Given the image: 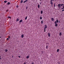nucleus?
Masks as SVG:
<instances>
[{"instance_id": "nucleus-1", "label": "nucleus", "mask_w": 64, "mask_h": 64, "mask_svg": "<svg viewBox=\"0 0 64 64\" xmlns=\"http://www.w3.org/2000/svg\"><path fill=\"white\" fill-rule=\"evenodd\" d=\"M60 5H61V4H58V8H60Z\"/></svg>"}, {"instance_id": "nucleus-2", "label": "nucleus", "mask_w": 64, "mask_h": 64, "mask_svg": "<svg viewBox=\"0 0 64 64\" xmlns=\"http://www.w3.org/2000/svg\"><path fill=\"white\" fill-rule=\"evenodd\" d=\"M44 26H45V27L44 29H46V28H47V25H45Z\"/></svg>"}, {"instance_id": "nucleus-3", "label": "nucleus", "mask_w": 64, "mask_h": 64, "mask_svg": "<svg viewBox=\"0 0 64 64\" xmlns=\"http://www.w3.org/2000/svg\"><path fill=\"white\" fill-rule=\"evenodd\" d=\"M51 19L52 20V21H54V18H52Z\"/></svg>"}, {"instance_id": "nucleus-4", "label": "nucleus", "mask_w": 64, "mask_h": 64, "mask_svg": "<svg viewBox=\"0 0 64 64\" xmlns=\"http://www.w3.org/2000/svg\"><path fill=\"white\" fill-rule=\"evenodd\" d=\"M48 37H50V33H48Z\"/></svg>"}, {"instance_id": "nucleus-5", "label": "nucleus", "mask_w": 64, "mask_h": 64, "mask_svg": "<svg viewBox=\"0 0 64 64\" xmlns=\"http://www.w3.org/2000/svg\"><path fill=\"white\" fill-rule=\"evenodd\" d=\"M40 20H42V16H40Z\"/></svg>"}, {"instance_id": "nucleus-6", "label": "nucleus", "mask_w": 64, "mask_h": 64, "mask_svg": "<svg viewBox=\"0 0 64 64\" xmlns=\"http://www.w3.org/2000/svg\"><path fill=\"white\" fill-rule=\"evenodd\" d=\"M59 35L60 36H61V35H62V33H61V32H60V33Z\"/></svg>"}, {"instance_id": "nucleus-7", "label": "nucleus", "mask_w": 64, "mask_h": 64, "mask_svg": "<svg viewBox=\"0 0 64 64\" xmlns=\"http://www.w3.org/2000/svg\"><path fill=\"white\" fill-rule=\"evenodd\" d=\"M19 19H16V22H17V21H19Z\"/></svg>"}, {"instance_id": "nucleus-8", "label": "nucleus", "mask_w": 64, "mask_h": 64, "mask_svg": "<svg viewBox=\"0 0 64 64\" xmlns=\"http://www.w3.org/2000/svg\"><path fill=\"white\" fill-rule=\"evenodd\" d=\"M38 8H40V5H39V4L38 5Z\"/></svg>"}, {"instance_id": "nucleus-9", "label": "nucleus", "mask_w": 64, "mask_h": 64, "mask_svg": "<svg viewBox=\"0 0 64 64\" xmlns=\"http://www.w3.org/2000/svg\"><path fill=\"white\" fill-rule=\"evenodd\" d=\"M57 26H58V24H55V26H56V27H57Z\"/></svg>"}, {"instance_id": "nucleus-10", "label": "nucleus", "mask_w": 64, "mask_h": 64, "mask_svg": "<svg viewBox=\"0 0 64 64\" xmlns=\"http://www.w3.org/2000/svg\"><path fill=\"white\" fill-rule=\"evenodd\" d=\"M21 36L22 38H23L24 37V35L23 34H22Z\"/></svg>"}, {"instance_id": "nucleus-11", "label": "nucleus", "mask_w": 64, "mask_h": 64, "mask_svg": "<svg viewBox=\"0 0 64 64\" xmlns=\"http://www.w3.org/2000/svg\"><path fill=\"white\" fill-rule=\"evenodd\" d=\"M22 21V20H20L19 22L20 23H21Z\"/></svg>"}, {"instance_id": "nucleus-12", "label": "nucleus", "mask_w": 64, "mask_h": 64, "mask_svg": "<svg viewBox=\"0 0 64 64\" xmlns=\"http://www.w3.org/2000/svg\"><path fill=\"white\" fill-rule=\"evenodd\" d=\"M57 52H58L59 51V49H58L57 50Z\"/></svg>"}, {"instance_id": "nucleus-13", "label": "nucleus", "mask_w": 64, "mask_h": 64, "mask_svg": "<svg viewBox=\"0 0 64 64\" xmlns=\"http://www.w3.org/2000/svg\"><path fill=\"white\" fill-rule=\"evenodd\" d=\"M41 14H42L43 13V10H41L40 12Z\"/></svg>"}, {"instance_id": "nucleus-14", "label": "nucleus", "mask_w": 64, "mask_h": 64, "mask_svg": "<svg viewBox=\"0 0 64 64\" xmlns=\"http://www.w3.org/2000/svg\"><path fill=\"white\" fill-rule=\"evenodd\" d=\"M54 24H57V22L56 21H55L54 22Z\"/></svg>"}, {"instance_id": "nucleus-15", "label": "nucleus", "mask_w": 64, "mask_h": 64, "mask_svg": "<svg viewBox=\"0 0 64 64\" xmlns=\"http://www.w3.org/2000/svg\"><path fill=\"white\" fill-rule=\"evenodd\" d=\"M20 3H23V0H21L20 1Z\"/></svg>"}, {"instance_id": "nucleus-16", "label": "nucleus", "mask_w": 64, "mask_h": 64, "mask_svg": "<svg viewBox=\"0 0 64 64\" xmlns=\"http://www.w3.org/2000/svg\"><path fill=\"white\" fill-rule=\"evenodd\" d=\"M56 21L57 23H58V20H56Z\"/></svg>"}, {"instance_id": "nucleus-17", "label": "nucleus", "mask_w": 64, "mask_h": 64, "mask_svg": "<svg viewBox=\"0 0 64 64\" xmlns=\"http://www.w3.org/2000/svg\"><path fill=\"white\" fill-rule=\"evenodd\" d=\"M29 58V56H28L26 57V59H28V58Z\"/></svg>"}, {"instance_id": "nucleus-18", "label": "nucleus", "mask_w": 64, "mask_h": 64, "mask_svg": "<svg viewBox=\"0 0 64 64\" xmlns=\"http://www.w3.org/2000/svg\"><path fill=\"white\" fill-rule=\"evenodd\" d=\"M10 4V2H8V5H9Z\"/></svg>"}, {"instance_id": "nucleus-19", "label": "nucleus", "mask_w": 64, "mask_h": 64, "mask_svg": "<svg viewBox=\"0 0 64 64\" xmlns=\"http://www.w3.org/2000/svg\"><path fill=\"white\" fill-rule=\"evenodd\" d=\"M5 51H5L6 52H7V51H8V50H5Z\"/></svg>"}, {"instance_id": "nucleus-20", "label": "nucleus", "mask_w": 64, "mask_h": 64, "mask_svg": "<svg viewBox=\"0 0 64 64\" xmlns=\"http://www.w3.org/2000/svg\"><path fill=\"white\" fill-rule=\"evenodd\" d=\"M27 18V17L26 16V18H25V20H26Z\"/></svg>"}, {"instance_id": "nucleus-21", "label": "nucleus", "mask_w": 64, "mask_h": 64, "mask_svg": "<svg viewBox=\"0 0 64 64\" xmlns=\"http://www.w3.org/2000/svg\"><path fill=\"white\" fill-rule=\"evenodd\" d=\"M4 3H7V1L6 0L4 1Z\"/></svg>"}, {"instance_id": "nucleus-22", "label": "nucleus", "mask_w": 64, "mask_h": 64, "mask_svg": "<svg viewBox=\"0 0 64 64\" xmlns=\"http://www.w3.org/2000/svg\"><path fill=\"white\" fill-rule=\"evenodd\" d=\"M48 46H46V49H48Z\"/></svg>"}, {"instance_id": "nucleus-23", "label": "nucleus", "mask_w": 64, "mask_h": 64, "mask_svg": "<svg viewBox=\"0 0 64 64\" xmlns=\"http://www.w3.org/2000/svg\"><path fill=\"white\" fill-rule=\"evenodd\" d=\"M41 24H43V20H42L41 21Z\"/></svg>"}, {"instance_id": "nucleus-24", "label": "nucleus", "mask_w": 64, "mask_h": 64, "mask_svg": "<svg viewBox=\"0 0 64 64\" xmlns=\"http://www.w3.org/2000/svg\"><path fill=\"white\" fill-rule=\"evenodd\" d=\"M52 3H53V2H50V4H51V5H52Z\"/></svg>"}, {"instance_id": "nucleus-25", "label": "nucleus", "mask_w": 64, "mask_h": 64, "mask_svg": "<svg viewBox=\"0 0 64 64\" xmlns=\"http://www.w3.org/2000/svg\"><path fill=\"white\" fill-rule=\"evenodd\" d=\"M8 18H10V19H11V18L10 16L8 17Z\"/></svg>"}, {"instance_id": "nucleus-26", "label": "nucleus", "mask_w": 64, "mask_h": 64, "mask_svg": "<svg viewBox=\"0 0 64 64\" xmlns=\"http://www.w3.org/2000/svg\"><path fill=\"white\" fill-rule=\"evenodd\" d=\"M44 32H46V29H44Z\"/></svg>"}, {"instance_id": "nucleus-27", "label": "nucleus", "mask_w": 64, "mask_h": 64, "mask_svg": "<svg viewBox=\"0 0 64 64\" xmlns=\"http://www.w3.org/2000/svg\"><path fill=\"white\" fill-rule=\"evenodd\" d=\"M16 8H18V7H19V6H18V5H17L16 6Z\"/></svg>"}, {"instance_id": "nucleus-28", "label": "nucleus", "mask_w": 64, "mask_h": 64, "mask_svg": "<svg viewBox=\"0 0 64 64\" xmlns=\"http://www.w3.org/2000/svg\"><path fill=\"white\" fill-rule=\"evenodd\" d=\"M6 12H8V10H6Z\"/></svg>"}, {"instance_id": "nucleus-29", "label": "nucleus", "mask_w": 64, "mask_h": 64, "mask_svg": "<svg viewBox=\"0 0 64 64\" xmlns=\"http://www.w3.org/2000/svg\"><path fill=\"white\" fill-rule=\"evenodd\" d=\"M60 7H61V6H62V5H63V4H60Z\"/></svg>"}, {"instance_id": "nucleus-30", "label": "nucleus", "mask_w": 64, "mask_h": 64, "mask_svg": "<svg viewBox=\"0 0 64 64\" xmlns=\"http://www.w3.org/2000/svg\"><path fill=\"white\" fill-rule=\"evenodd\" d=\"M54 7H55V4H54Z\"/></svg>"}, {"instance_id": "nucleus-31", "label": "nucleus", "mask_w": 64, "mask_h": 64, "mask_svg": "<svg viewBox=\"0 0 64 64\" xmlns=\"http://www.w3.org/2000/svg\"><path fill=\"white\" fill-rule=\"evenodd\" d=\"M10 36H8V39H10Z\"/></svg>"}, {"instance_id": "nucleus-32", "label": "nucleus", "mask_w": 64, "mask_h": 64, "mask_svg": "<svg viewBox=\"0 0 64 64\" xmlns=\"http://www.w3.org/2000/svg\"><path fill=\"white\" fill-rule=\"evenodd\" d=\"M6 40H9V39L8 38H7Z\"/></svg>"}, {"instance_id": "nucleus-33", "label": "nucleus", "mask_w": 64, "mask_h": 64, "mask_svg": "<svg viewBox=\"0 0 64 64\" xmlns=\"http://www.w3.org/2000/svg\"><path fill=\"white\" fill-rule=\"evenodd\" d=\"M25 1L26 2H27V1H28V0H26Z\"/></svg>"}, {"instance_id": "nucleus-34", "label": "nucleus", "mask_w": 64, "mask_h": 64, "mask_svg": "<svg viewBox=\"0 0 64 64\" xmlns=\"http://www.w3.org/2000/svg\"><path fill=\"white\" fill-rule=\"evenodd\" d=\"M64 11V10H62V12Z\"/></svg>"}, {"instance_id": "nucleus-35", "label": "nucleus", "mask_w": 64, "mask_h": 64, "mask_svg": "<svg viewBox=\"0 0 64 64\" xmlns=\"http://www.w3.org/2000/svg\"><path fill=\"white\" fill-rule=\"evenodd\" d=\"M61 9H64V8H61Z\"/></svg>"}, {"instance_id": "nucleus-36", "label": "nucleus", "mask_w": 64, "mask_h": 64, "mask_svg": "<svg viewBox=\"0 0 64 64\" xmlns=\"http://www.w3.org/2000/svg\"><path fill=\"white\" fill-rule=\"evenodd\" d=\"M31 64H34V62H32Z\"/></svg>"}, {"instance_id": "nucleus-37", "label": "nucleus", "mask_w": 64, "mask_h": 64, "mask_svg": "<svg viewBox=\"0 0 64 64\" xmlns=\"http://www.w3.org/2000/svg\"><path fill=\"white\" fill-rule=\"evenodd\" d=\"M18 57L19 58H20V56H18Z\"/></svg>"}, {"instance_id": "nucleus-38", "label": "nucleus", "mask_w": 64, "mask_h": 64, "mask_svg": "<svg viewBox=\"0 0 64 64\" xmlns=\"http://www.w3.org/2000/svg\"><path fill=\"white\" fill-rule=\"evenodd\" d=\"M2 59V58H0V60H1Z\"/></svg>"}, {"instance_id": "nucleus-39", "label": "nucleus", "mask_w": 64, "mask_h": 64, "mask_svg": "<svg viewBox=\"0 0 64 64\" xmlns=\"http://www.w3.org/2000/svg\"><path fill=\"white\" fill-rule=\"evenodd\" d=\"M24 64H26V62H24Z\"/></svg>"}, {"instance_id": "nucleus-40", "label": "nucleus", "mask_w": 64, "mask_h": 64, "mask_svg": "<svg viewBox=\"0 0 64 64\" xmlns=\"http://www.w3.org/2000/svg\"><path fill=\"white\" fill-rule=\"evenodd\" d=\"M50 1L51 2H52V0H51Z\"/></svg>"}, {"instance_id": "nucleus-41", "label": "nucleus", "mask_w": 64, "mask_h": 64, "mask_svg": "<svg viewBox=\"0 0 64 64\" xmlns=\"http://www.w3.org/2000/svg\"><path fill=\"white\" fill-rule=\"evenodd\" d=\"M25 2H26L25 1L24 2V3H25Z\"/></svg>"}, {"instance_id": "nucleus-42", "label": "nucleus", "mask_w": 64, "mask_h": 64, "mask_svg": "<svg viewBox=\"0 0 64 64\" xmlns=\"http://www.w3.org/2000/svg\"><path fill=\"white\" fill-rule=\"evenodd\" d=\"M62 8H64V6H62Z\"/></svg>"}, {"instance_id": "nucleus-43", "label": "nucleus", "mask_w": 64, "mask_h": 64, "mask_svg": "<svg viewBox=\"0 0 64 64\" xmlns=\"http://www.w3.org/2000/svg\"><path fill=\"white\" fill-rule=\"evenodd\" d=\"M28 7H26V9H28Z\"/></svg>"}, {"instance_id": "nucleus-44", "label": "nucleus", "mask_w": 64, "mask_h": 64, "mask_svg": "<svg viewBox=\"0 0 64 64\" xmlns=\"http://www.w3.org/2000/svg\"><path fill=\"white\" fill-rule=\"evenodd\" d=\"M42 54H43V52H42Z\"/></svg>"}, {"instance_id": "nucleus-45", "label": "nucleus", "mask_w": 64, "mask_h": 64, "mask_svg": "<svg viewBox=\"0 0 64 64\" xmlns=\"http://www.w3.org/2000/svg\"><path fill=\"white\" fill-rule=\"evenodd\" d=\"M12 58H13V56H12Z\"/></svg>"}, {"instance_id": "nucleus-46", "label": "nucleus", "mask_w": 64, "mask_h": 64, "mask_svg": "<svg viewBox=\"0 0 64 64\" xmlns=\"http://www.w3.org/2000/svg\"><path fill=\"white\" fill-rule=\"evenodd\" d=\"M52 0V1H54V0Z\"/></svg>"}, {"instance_id": "nucleus-47", "label": "nucleus", "mask_w": 64, "mask_h": 64, "mask_svg": "<svg viewBox=\"0 0 64 64\" xmlns=\"http://www.w3.org/2000/svg\"><path fill=\"white\" fill-rule=\"evenodd\" d=\"M63 5V6H64V4H63V5Z\"/></svg>"}, {"instance_id": "nucleus-48", "label": "nucleus", "mask_w": 64, "mask_h": 64, "mask_svg": "<svg viewBox=\"0 0 64 64\" xmlns=\"http://www.w3.org/2000/svg\"><path fill=\"white\" fill-rule=\"evenodd\" d=\"M40 4H41V2H40Z\"/></svg>"}, {"instance_id": "nucleus-49", "label": "nucleus", "mask_w": 64, "mask_h": 64, "mask_svg": "<svg viewBox=\"0 0 64 64\" xmlns=\"http://www.w3.org/2000/svg\"><path fill=\"white\" fill-rule=\"evenodd\" d=\"M1 37L0 36V38H1Z\"/></svg>"}, {"instance_id": "nucleus-50", "label": "nucleus", "mask_w": 64, "mask_h": 64, "mask_svg": "<svg viewBox=\"0 0 64 64\" xmlns=\"http://www.w3.org/2000/svg\"><path fill=\"white\" fill-rule=\"evenodd\" d=\"M40 0V1H41V0Z\"/></svg>"}, {"instance_id": "nucleus-51", "label": "nucleus", "mask_w": 64, "mask_h": 64, "mask_svg": "<svg viewBox=\"0 0 64 64\" xmlns=\"http://www.w3.org/2000/svg\"><path fill=\"white\" fill-rule=\"evenodd\" d=\"M48 44H49V43H48Z\"/></svg>"}, {"instance_id": "nucleus-52", "label": "nucleus", "mask_w": 64, "mask_h": 64, "mask_svg": "<svg viewBox=\"0 0 64 64\" xmlns=\"http://www.w3.org/2000/svg\"><path fill=\"white\" fill-rule=\"evenodd\" d=\"M1 57V56H0V58Z\"/></svg>"}]
</instances>
